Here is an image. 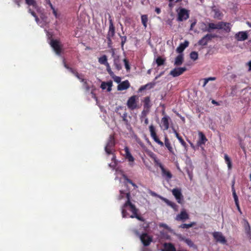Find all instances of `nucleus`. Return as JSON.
I'll use <instances>...</instances> for the list:
<instances>
[{
  "instance_id": "f257e3e1",
  "label": "nucleus",
  "mask_w": 251,
  "mask_h": 251,
  "mask_svg": "<svg viewBox=\"0 0 251 251\" xmlns=\"http://www.w3.org/2000/svg\"><path fill=\"white\" fill-rule=\"evenodd\" d=\"M124 195H126L127 200L121 208L123 217H126V209H125V208L127 207V206H129L130 207L131 212L132 213V215H131L130 216V217L131 218H135L140 221H144L143 218L138 215V210L136 208L135 206L131 202L130 200V195L129 193H125L123 191L121 190L120 195L119 196L118 198L119 200H121L122 199H123L124 197Z\"/></svg>"
},
{
  "instance_id": "f03ea898",
  "label": "nucleus",
  "mask_w": 251,
  "mask_h": 251,
  "mask_svg": "<svg viewBox=\"0 0 251 251\" xmlns=\"http://www.w3.org/2000/svg\"><path fill=\"white\" fill-rule=\"evenodd\" d=\"M177 20L178 22L185 21L189 18V11L184 8H179L176 10Z\"/></svg>"
},
{
  "instance_id": "7ed1b4c3",
  "label": "nucleus",
  "mask_w": 251,
  "mask_h": 251,
  "mask_svg": "<svg viewBox=\"0 0 251 251\" xmlns=\"http://www.w3.org/2000/svg\"><path fill=\"white\" fill-rule=\"evenodd\" d=\"M134 233L137 235L139 236L141 242H142L144 246H149L150 244V243L152 242V237L149 235L148 234L143 233L141 235H140L139 232L137 230H134Z\"/></svg>"
},
{
  "instance_id": "20e7f679",
  "label": "nucleus",
  "mask_w": 251,
  "mask_h": 251,
  "mask_svg": "<svg viewBox=\"0 0 251 251\" xmlns=\"http://www.w3.org/2000/svg\"><path fill=\"white\" fill-rule=\"evenodd\" d=\"M137 100L138 97L136 96H132L128 99L126 104L129 109L133 110L139 108Z\"/></svg>"
},
{
  "instance_id": "39448f33",
  "label": "nucleus",
  "mask_w": 251,
  "mask_h": 251,
  "mask_svg": "<svg viewBox=\"0 0 251 251\" xmlns=\"http://www.w3.org/2000/svg\"><path fill=\"white\" fill-rule=\"evenodd\" d=\"M172 192L177 202L178 203L182 204L183 202V196L181 193V189L175 188L172 190Z\"/></svg>"
},
{
  "instance_id": "423d86ee",
  "label": "nucleus",
  "mask_w": 251,
  "mask_h": 251,
  "mask_svg": "<svg viewBox=\"0 0 251 251\" xmlns=\"http://www.w3.org/2000/svg\"><path fill=\"white\" fill-rule=\"evenodd\" d=\"M149 130H150L151 136L152 137V138L153 139V140L156 143H157L159 145H160L161 146H163L164 144L157 137L156 133V131H155V128L152 125H150V126H149Z\"/></svg>"
},
{
  "instance_id": "0eeeda50",
  "label": "nucleus",
  "mask_w": 251,
  "mask_h": 251,
  "mask_svg": "<svg viewBox=\"0 0 251 251\" xmlns=\"http://www.w3.org/2000/svg\"><path fill=\"white\" fill-rule=\"evenodd\" d=\"M157 166H158L161 169L162 176L167 181H169L173 176L169 170L165 168L161 163Z\"/></svg>"
},
{
  "instance_id": "6e6552de",
  "label": "nucleus",
  "mask_w": 251,
  "mask_h": 251,
  "mask_svg": "<svg viewBox=\"0 0 251 251\" xmlns=\"http://www.w3.org/2000/svg\"><path fill=\"white\" fill-rule=\"evenodd\" d=\"M213 237L215 239V240L222 243L223 244H226V240L225 236L223 235V234L220 232H214L212 233Z\"/></svg>"
},
{
  "instance_id": "1a4fd4ad",
  "label": "nucleus",
  "mask_w": 251,
  "mask_h": 251,
  "mask_svg": "<svg viewBox=\"0 0 251 251\" xmlns=\"http://www.w3.org/2000/svg\"><path fill=\"white\" fill-rule=\"evenodd\" d=\"M50 45L56 54H59L61 49V45L60 42L57 40H51L50 42Z\"/></svg>"
},
{
  "instance_id": "9d476101",
  "label": "nucleus",
  "mask_w": 251,
  "mask_h": 251,
  "mask_svg": "<svg viewBox=\"0 0 251 251\" xmlns=\"http://www.w3.org/2000/svg\"><path fill=\"white\" fill-rule=\"evenodd\" d=\"M114 146V138L112 136H110L107 144L105 147V151L108 154L112 153V148Z\"/></svg>"
},
{
  "instance_id": "9b49d317",
  "label": "nucleus",
  "mask_w": 251,
  "mask_h": 251,
  "mask_svg": "<svg viewBox=\"0 0 251 251\" xmlns=\"http://www.w3.org/2000/svg\"><path fill=\"white\" fill-rule=\"evenodd\" d=\"M189 218L188 214L184 209L181 210L180 213L177 214L175 218L178 221H184Z\"/></svg>"
},
{
  "instance_id": "f8f14e48",
  "label": "nucleus",
  "mask_w": 251,
  "mask_h": 251,
  "mask_svg": "<svg viewBox=\"0 0 251 251\" xmlns=\"http://www.w3.org/2000/svg\"><path fill=\"white\" fill-rule=\"evenodd\" d=\"M186 70L185 67L176 68L172 70L170 74L174 77H176L182 74Z\"/></svg>"
},
{
  "instance_id": "ddd939ff",
  "label": "nucleus",
  "mask_w": 251,
  "mask_h": 251,
  "mask_svg": "<svg viewBox=\"0 0 251 251\" xmlns=\"http://www.w3.org/2000/svg\"><path fill=\"white\" fill-rule=\"evenodd\" d=\"M248 37V35L246 31H239L235 35V38L238 41H245Z\"/></svg>"
},
{
  "instance_id": "4468645a",
  "label": "nucleus",
  "mask_w": 251,
  "mask_h": 251,
  "mask_svg": "<svg viewBox=\"0 0 251 251\" xmlns=\"http://www.w3.org/2000/svg\"><path fill=\"white\" fill-rule=\"evenodd\" d=\"M213 37H214V36L211 34H207L199 41V44L202 46H205Z\"/></svg>"
},
{
  "instance_id": "2eb2a0df",
  "label": "nucleus",
  "mask_w": 251,
  "mask_h": 251,
  "mask_svg": "<svg viewBox=\"0 0 251 251\" xmlns=\"http://www.w3.org/2000/svg\"><path fill=\"white\" fill-rule=\"evenodd\" d=\"M221 26L222 27L221 29H223L225 32L229 33L231 31L232 25L229 23L221 22Z\"/></svg>"
},
{
  "instance_id": "dca6fc26",
  "label": "nucleus",
  "mask_w": 251,
  "mask_h": 251,
  "mask_svg": "<svg viewBox=\"0 0 251 251\" xmlns=\"http://www.w3.org/2000/svg\"><path fill=\"white\" fill-rule=\"evenodd\" d=\"M169 117L165 116L161 119V126L163 127L164 130H167L169 127Z\"/></svg>"
},
{
  "instance_id": "f3484780",
  "label": "nucleus",
  "mask_w": 251,
  "mask_h": 251,
  "mask_svg": "<svg viewBox=\"0 0 251 251\" xmlns=\"http://www.w3.org/2000/svg\"><path fill=\"white\" fill-rule=\"evenodd\" d=\"M130 86V84L128 80H125L120 83L117 87L118 90L122 91L128 89Z\"/></svg>"
},
{
  "instance_id": "a211bd4d",
  "label": "nucleus",
  "mask_w": 251,
  "mask_h": 251,
  "mask_svg": "<svg viewBox=\"0 0 251 251\" xmlns=\"http://www.w3.org/2000/svg\"><path fill=\"white\" fill-rule=\"evenodd\" d=\"M221 22H218L217 24L214 23H209L208 28L206 29L207 31H210L212 29H221L222 28L221 26Z\"/></svg>"
},
{
  "instance_id": "6ab92c4d",
  "label": "nucleus",
  "mask_w": 251,
  "mask_h": 251,
  "mask_svg": "<svg viewBox=\"0 0 251 251\" xmlns=\"http://www.w3.org/2000/svg\"><path fill=\"white\" fill-rule=\"evenodd\" d=\"M115 34V28L113 25L112 21L111 20H110V25L109 27V31L107 34V38L109 40L114 36Z\"/></svg>"
},
{
  "instance_id": "aec40b11",
  "label": "nucleus",
  "mask_w": 251,
  "mask_h": 251,
  "mask_svg": "<svg viewBox=\"0 0 251 251\" xmlns=\"http://www.w3.org/2000/svg\"><path fill=\"white\" fill-rule=\"evenodd\" d=\"M143 106L144 109L150 110L151 106L150 98L149 97L144 98L143 100Z\"/></svg>"
},
{
  "instance_id": "412c9836",
  "label": "nucleus",
  "mask_w": 251,
  "mask_h": 251,
  "mask_svg": "<svg viewBox=\"0 0 251 251\" xmlns=\"http://www.w3.org/2000/svg\"><path fill=\"white\" fill-rule=\"evenodd\" d=\"M75 75L77 77L81 82L83 83V87L87 91H89L90 87L88 85L87 81L82 77V76L79 75L77 73H75Z\"/></svg>"
},
{
  "instance_id": "4be33fe9",
  "label": "nucleus",
  "mask_w": 251,
  "mask_h": 251,
  "mask_svg": "<svg viewBox=\"0 0 251 251\" xmlns=\"http://www.w3.org/2000/svg\"><path fill=\"white\" fill-rule=\"evenodd\" d=\"M112 86V82L109 81L107 82H103L101 83L100 87L102 89L104 90L107 89L108 92L111 91V87Z\"/></svg>"
},
{
  "instance_id": "5701e85b",
  "label": "nucleus",
  "mask_w": 251,
  "mask_h": 251,
  "mask_svg": "<svg viewBox=\"0 0 251 251\" xmlns=\"http://www.w3.org/2000/svg\"><path fill=\"white\" fill-rule=\"evenodd\" d=\"M212 11L214 13L213 17L215 19H221L223 15L222 13L220 12L219 9L216 8L215 7H213L212 8Z\"/></svg>"
},
{
  "instance_id": "b1692460",
  "label": "nucleus",
  "mask_w": 251,
  "mask_h": 251,
  "mask_svg": "<svg viewBox=\"0 0 251 251\" xmlns=\"http://www.w3.org/2000/svg\"><path fill=\"white\" fill-rule=\"evenodd\" d=\"M125 151L126 152V158L129 162L133 163L134 161V158L130 153L128 147H126L125 148Z\"/></svg>"
},
{
  "instance_id": "393cba45",
  "label": "nucleus",
  "mask_w": 251,
  "mask_h": 251,
  "mask_svg": "<svg viewBox=\"0 0 251 251\" xmlns=\"http://www.w3.org/2000/svg\"><path fill=\"white\" fill-rule=\"evenodd\" d=\"M183 60H184L183 54H179L175 58L174 65L176 66H179L182 64Z\"/></svg>"
},
{
  "instance_id": "a878e982",
  "label": "nucleus",
  "mask_w": 251,
  "mask_h": 251,
  "mask_svg": "<svg viewBox=\"0 0 251 251\" xmlns=\"http://www.w3.org/2000/svg\"><path fill=\"white\" fill-rule=\"evenodd\" d=\"M160 199L163 201L167 205L173 208L175 211H177V205L174 202L163 197H160Z\"/></svg>"
},
{
  "instance_id": "bb28decb",
  "label": "nucleus",
  "mask_w": 251,
  "mask_h": 251,
  "mask_svg": "<svg viewBox=\"0 0 251 251\" xmlns=\"http://www.w3.org/2000/svg\"><path fill=\"white\" fill-rule=\"evenodd\" d=\"M179 239L180 240L185 242L189 247L196 248V247L195 246V245L194 244V243H193L191 239L189 238H186L181 236H179Z\"/></svg>"
},
{
  "instance_id": "cd10ccee",
  "label": "nucleus",
  "mask_w": 251,
  "mask_h": 251,
  "mask_svg": "<svg viewBox=\"0 0 251 251\" xmlns=\"http://www.w3.org/2000/svg\"><path fill=\"white\" fill-rule=\"evenodd\" d=\"M199 136L200 138L198 142L199 144H204L207 141V139L206 138L205 135L201 132H199Z\"/></svg>"
},
{
  "instance_id": "c85d7f7f",
  "label": "nucleus",
  "mask_w": 251,
  "mask_h": 251,
  "mask_svg": "<svg viewBox=\"0 0 251 251\" xmlns=\"http://www.w3.org/2000/svg\"><path fill=\"white\" fill-rule=\"evenodd\" d=\"M141 21L144 27L146 28L147 26V22L148 21V18L147 15H143L141 16Z\"/></svg>"
},
{
  "instance_id": "c756f323",
  "label": "nucleus",
  "mask_w": 251,
  "mask_h": 251,
  "mask_svg": "<svg viewBox=\"0 0 251 251\" xmlns=\"http://www.w3.org/2000/svg\"><path fill=\"white\" fill-rule=\"evenodd\" d=\"M165 145L170 152L173 151V148L171 145V143L166 136L165 137Z\"/></svg>"
},
{
  "instance_id": "7c9ffc66",
  "label": "nucleus",
  "mask_w": 251,
  "mask_h": 251,
  "mask_svg": "<svg viewBox=\"0 0 251 251\" xmlns=\"http://www.w3.org/2000/svg\"><path fill=\"white\" fill-rule=\"evenodd\" d=\"M150 155L153 159L155 165L158 166L161 163L153 152H151Z\"/></svg>"
},
{
  "instance_id": "2f4dec72",
  "label": "nucleus",
  "mask_w": 251,
  "mask_h": 251,
  "mask_svg": "<svg viewBox=\"0 0 251 251\" xmlns=\"http://www.w3.org/2000/svg\"><path fill=\"white\" fill-rule=\"evenodd\" d=\"M99 62L101 64L106 65L107 62V59L106 55H103L99 58Z\"/></svg>"
},
{
  "instance_id": "473e14b6",
  "label": "nucleus",
  "mask_w": 251,
  "mask_h": 251,
  "mask_svg": "<svg viewBox=\"0 0 251 251\" xmlns=\"http://www.w3.org/2000/svg\"><path fill=\"white\" fill-rule=\"evenodd\" d=\"M174 133L176 135V138L178 139V140L179 141V142H180V143L181 144V145L184 146V147H186V143L184 142V141L182 139V138L180 137L178 134V133L174 129Z\"/></svg>"
},
{
  "instance_id": "72a5a7b5",
  "label": "nucleus",
  "mask_w": 251,
  "mask_h": 251,
  "mask_svg": "<svg viewBox=\"0 0 251 251\" xmlns=\"http://www.w3.org/2000/svg\"><path fill=\"white\" fill-rule=\"evenodd\" d=\"M244 226L245 228L246 232L247 234H250L251 232V227L249 223L247 221H245L244 222Z\"/></svg>"
},
{
  "instance_id": "f704fd0d",
  "label": "nucleus",
  "mask_w": 251,
  "mask_h": 251,
  "mask_svg": "<svg viewBox=\"0 0 251 251\" xmlns=\"http://www.w3.org/2000/svg\"><path fill=\"white\" fill-rule=\"evenodd\" d=\"M114 65H115V67H116V69L118 70H120V69H121L122 65L119 63V57L115 58V59H114Z\"/></svg>"
},
{
  "instance_id": "c9c22d12",
  "label": "nucleus",
  "mask_w": 251,
  "mask_h": 251,
  "mask_svg": "<svg viewBox=\"0 0 251 251\" xmlns=\"http://www.w3.org/2000/svg\"><path fill=\"white\" fill-rule=\"evenodd\" d=\"M224 157H225V159L227 164L228 169H231V160H230L229 157H228V156L227 154H225Z\"/></svg>"
},
{
  "instance_id": "e433bc0d",
  "label": "nucleus",
  "mask_w": 251,
  "mask_h": 251,
  "mask_svg": "<svg viewBox=\"0 0 251 251\" xmlns=\"http://www.w3.org/2000/svg\"><path fill=\"white\" fill-rule=\"evenodd\" d=\"M196 223L195 222H192L191 224H183L180 225V227L182 228H189L192 226H193L194 225H195Z\"/></svg>"
},
{
  "instance_id": "4c0bfd02",
  "label": "nucleus",
  "mask_w": 251,
  "mask_h": 251,
  "mask_svg": "<svg viewBox=\"0 0 251 251\" xmlns=\"http://www.w3.org/2000/svg\"><path fill=\"white\" fill-rule=\"evenodd\" d=\"M112 159L113 160V162L109 164V166L110 167L112 168V169H114L116 167V166H117V161L116 160L115 155H113V157H112Z\"/></svg>"
},
{
  "instance_id": "58836bf2",
  "label": "nucleus",
  "mask_w": 251,
  "mask_h": 251,
  "mask_svg": "<svg viewBox=\"0 0 251 251\" xmlns=\"http://www.w3.org/2000/svg\"><path fill=\"white\" fill-rule=\"evenodd\" d=\"M150 110L144 109L142 111L141 115L140 116L141 120H142L144 117H147V114L149 113Z\"/></svg>"
},
{
  "instance_id": "ea45409f",
  "label": "nucleus",
  "mask_w": 251,
  "mask_h": 251,
  "mask_svg": "<svg viewBox=\"0 0 251 251\" xmlns=\"http://www.w3.org/2000/svg\"><path fill=\"white\" fill-rule=\"evenodd\" d=\"M190 58L193 60H196L198 58V54L196 51H193L190 53Z\"/></svg>"
},
{
  "instance_id": "a19ab883",
  "label": "nucleus",
  "mask_w": 251,
  "mask_h": 251,
  "mask_svg": "<svg viewBox=\"0 0 251 251\" xmlns=\"http://www.w3.org/2000/svg\"><path fill=\"white\" fill-rule=\"evenodd\" d=\"M165 62V59L162 58L160 57H158L156 59V63H157L158 66H161L164 64Z\"/></svg>"
},
{
  "instance_id": "79ce46f5",
  "label": "nucleus",
  "mask_w": 251,
  "mask_h": 251,
  "mask_svg": "<svg viewBox=\"0 0 251 251\" xmlns=\"http://www.w3.org/2000/svg\"><path fill=\"white\" fill-rule=\"evenodd\" d=\"M185 48L183 47L182 45L180 44L179 46L176 48V51L179 54H182V52L184 50Z\"/></svg>"
},
{
  "instance_id": "37998d69",
  "label": "nucleus",
  "mask_w": 251,
  "mask_h": 251,
  "mask_svg": "<svg viewBox=\"0 0 251 251\" xmlns=\"http://www.w3.org/2000/svg\"><path fill=\"white\" fill-rule=\"evenodd\" d=\"M26 3L28 5H31L35 7L36 5V1L35 0H25Z\"/></svg>"
},
{
  "instance_id": "c03bdc74",
  "label": "nucleus",
  "mask_w": 251,
  "mask_h": 251,
  "mask_svg": "<svg viewBox=\"0 0 251 251\" xmlns=\"http://www.w3.org/2000/svg\"><path fill=\"white\" fill-rule=\"evenodd\" d=\"M111 76L112 77V78L114 79V80L116 82H117L118 83H120L121 80V78L120 77L116 76L114 74H113V75Z\"/></svg>"
},
{
  "instance_id": "a18cd8bd",
  "label": "nucleus",
  "mask_w": 251,
  "mask_h": 251,
  "mask_svg": "<svg viewBox=\"0 0 251 251\" xmlns=\"http://www.w3.org/2000/svg\"><path fill=\"white\" fill-rule=\"evenodd\" d=\"M106 66V70L108 72V73H109V74L110 75V76H112L113 75V74L114 73L112 71L111 68H110V65L109 64V63L107 64L106 65H105Z\"/></svg>"
},
{
  "instance_id": "49530a36",
  "label": "nucleus",
  "mask_w": 251,
  "mask_h": 251,
  "mask_svg": "<svg viewBox=\"0 0 251 251\" xmlns=\"http://www.w3.org/2000/svg\"><path fill=\"white\" fill-rule=\"evenodd\" d=\"M28 12L35 18L36 22H38L39 21V19L36 15L35 12L32 11L30 8H29Z\"/></svg>"
},
{
  "instance_id": "de8ad7c7",
  "label": "nucleus",
  "mask_w": 251,
  "mask_h": 251,
  "mask_svg": "<svg viewBox=\"0 0 251 251\" xmlns=\"http://www.w3.org/2000/svg\"><path fill=\"white\" fill-rule=\"evenodd\" d=\"M124 62L125 63V67H126V69L127 71L129 70H130V66H129V65L128 64V62L127 60L126 59H124Z\"/></svg>"
},
{
  "instance_id": "09e8293b",
  "label": "nucleus",
  "mask_w": 251,
  "mask_h": 251,
  "mask_svg": "<svg viewBox=\"0 0 251 251\" xmlns=\"http://www.w3.org/2000/svg\"><path fill=\"white\" fill-rule=\"evenodd\" d=\"M233 198H234V201H235V203H237V202L238 201V197L235 193V190H234L233 189Z\"/></svg>"
},
{
  "instance_id": "8fccbe9b",
  "label": "nucleus",
  "mask_w": 251,
  "mask_h": 251,
  "mask_svg": "<svg viewBox=\"0 0 251 251\" xmlns=\"http://www.w3.org/2000/svg\"><path fill=\"white\" fill-rule=\"evenodd\" d=\"M146 85V86L148 87V89H150L154 87L155 85V83H149Z\"/></svg>"
},
{
  "instance_id": "3c124183",
  "label": "nucleus",
  "mask_w": 251,
  "mask_h": 251,
  "mask_svg": "<svg viewBox=\"0 0 251 251\" xmlns=\"http://www.w3.org/2000/svg\"><path fill=\"white\" fill-rule=\"evenodd\" d=\"M48 0L49 1L50 6L51 8L53 10V14L55 15V16H56L57 13H56V12L55 9L53 8V7L52 4L51 3L50 0Z\"/></svg>"
},
{
  "instance_id": "603ef678",
  "label": "nucleus",
  "mask_w": 251,
  "mask_h": 251,
  "mask_svg": "<svg viewBox=\"0 0 251 251\" xmlns=\"http://www.w3.org/2000/svg\"><path fill=\"white\" fill-rule=\"evenodd\" d=\"M159 226L160 227H163L166 229H167L168 230H170V227L165 224H163V223H161L159 224Z\"/></svg>"
},
{
  "instance_id": "864d4df0",
  "label": "nucleus",
  "mask_w": 251,
  "mask_h": 251,
  "mask_svg": "<svg viewBox=\"0 0 251 251\" xmlns=\"http://www.w3.org/2000/svg\"><path fill=\"white\" fill-rule=\"evenodd\" d=\"M126 180H127V181L130 184H131L135 188H137L138 187L131 180L126 178Z\"/></svg>"
},
{
  "instance_id": "5fc2aeb1",
  "label": "nucleus",
  "mask_w": 251,
  "mask_h": 251,
  "mask_svg": "<svg viewBox=\"0 0 251 251\" xmlns=\"http://www.w3.org/2000/svg\"><path fill=\"white\" fill-rule=\"evenodd\" d=\"M142 121H144V124L146 125H147L149 124V120H148V118L147 117H144L143 119L142 120H141Z\"/></svg>"
},
{
  "instance_id": "6e6d98bb",
  "label": "nucleus",
  "mask_w": 251,
  "mask_h": 251,
  "mask_svg": "<svg viewBox=\"0 0 251 251\" xmlns=\"http://www.w3.org/2000/svg\"><path fill=\"white\" fill-rule=\"evenodd\" d=\"M183 47L185 49L186 47H188L189 45V42L187 41H185L184 43H181Z\"/></svg>"
},
{
  "instance_id": "4d7b16f0",
  "label": "nucleus",
  "mask_w": 251,
  "mask_h": 251,
  "mask_svg": "<svg viewBox=\"0 0 251 251\" xmlns=\"http://www.w3.org/2000/svg\"><path fill=\"white\" fill-rule=\"evenodd\" d=\"M236 206H237V208L238 209V210L241 213V209L239 206V201L237 202V203H235Z\"/></svg>"
},
{
  "instance_id": "13d9d810",
  "label": "nucleus",
  "mask_w": 251,
  "mask_h": 251,
  "mask_svg": "<svg viewBox=\"0 0 251 251\" xmlns=\"http://www.w3.org/2000/svg\"><path fill=\"white\" fill-rule=\"evenodd\" d=\"M188 174L189 176V178L190 179H192L193 178V174L192 172H190L189 171H188Z\"/></svg>"
},
{
  "instance_id": "bf43d9fd",
  "label": "nucleus",
  "mask_w": 251,
  "mask_h": 251,
  "mask_svg": "<svg viewBox=\"0 0 251 251\" xmlns=\"http://www.w3.org/2000/svg\"><path fill=\"white\" fill-rule=\"evenodd\" d=\"M155 12L157 13V14H160V12H161V10L158 7H156L155 8Z\"/></svg>"
},
{
  "instance_id": "052dcab7",
  "label": "nucleus",
  "mask_w": 251,
  "mask_h": 251,
  "mask_svg": "<svg viewBox=\"0 0 251 251\" xmlns=\"http://www.w3.org/2000/svg\"><path fill=\"white\" fill-rule=\"evenodd\" d=\"M208 81L206 78L204 79V83L203 84V87H204L206 84L208 83Z\"/></svg>"
},
{
  "instance_id": "680f3d73",
  "label": "nucleus",
  "mask_w": 251,
  "mask_h": 251,
  "mask_svg": "<svg viewBox=\"0 0 251 251\" xmlns=\"http://www.w3.org/2000/svg\"><path fill=\"white\" fill-rule=\"evenodd\" d=\"M91 94L92 95V98H93L94 99L97 100V97H96L95 94H94V93L93 92V91H91Z\"/></svg>"
},
{
  "instance_id": "e2e57ef3",
  "label": "nucleus",
  "mask_w": 251,
  "mask_h": 251,
  "mask_svg": "<svg viewBox=\"0 0 251 251\" xmlns=\"http://www.w3.org/2000/svg\"><path fill=\"white\" fill-rule=\"evenodd\" d=\"M206 79L209 81L210 80H215V77H208V78H206Z\"/></svg>"
},
{
  "instance_id": "0e129e2a",
  "label": "nucleus",
  "mask_w": 251,
  "mask_h": 251,
  "mask_svg": "<svg viewBox=\"0 0 251 251\" xmlns=\"http://www.w3.org/2000/svg\"><path fill=\"white\" fill-rule=\"evenodd\" d=\"M145 90V87H144V85H143V86H142L139 88V92H142V91H143V90Z\"/></svg>"
},
{
  "instance_id": "69168bd1",
  "label": "nucleus",
  "mask_w": 251,
  "mask_h": 251,
  "mask_svg": "<svg viewBox=\"0 0 251 251\" xmlns=\"http://www.w3.org/2000/svg\"><path fill=\"white\" fill-rule=\"evenodd\" d=\"M125 209H126V217L128 215V213L127 212V210H129L130 211H131V210H130V207L129 206H127V207L125 208Z\"/></svg>"
},
{
  "instance_id": "338daca9",
  "label": "nucleus",
  "mask_w": 251,
  "mask_h": 251,
  "mask_svg": "<svg viewBox=\"0 0 251 251\" xmlns=\"http://www.w3.org/2000/svg\"><path fill=\"white\" fill-rule=\"evenodd\" d=\"M196 24V22H194L191 24L190 29H192V28L195 26Z\"/></svg>"
},
{
  "instance_id": "774afa93",
  "label": "nucleus",
  "mask_w": 251,
  "mask_h": 251,
  "mask_svg": "<svg viewBox=\"0 0 251 251\" xmlns=\"http://www.w3.org/2000/svg\"><path fill=\"white\" fill-rule=\"evenodd\" d=\"M248 65L249 66V71H251V61L248 63Z\"/></svg>"
}]
</instances>
